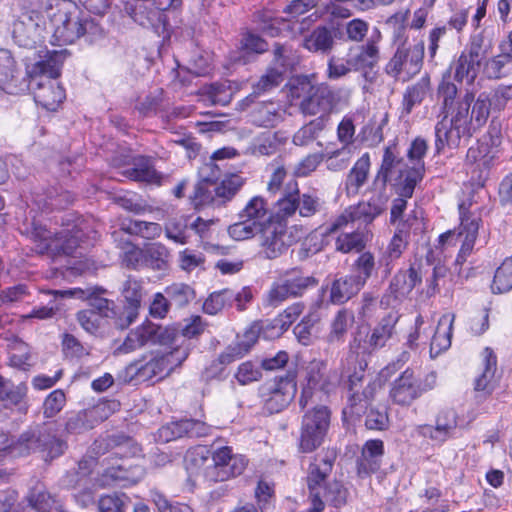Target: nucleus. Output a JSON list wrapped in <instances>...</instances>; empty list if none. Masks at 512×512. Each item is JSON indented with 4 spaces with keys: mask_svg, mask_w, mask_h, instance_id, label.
I'll use <instances>...</instances> for the list:
<instances>
[{
    "mask_svg": "<svg viewBox=\"0 0 512 512\" xmlns=\"http://www.w3.org/2000/svg\"><path fill=\"white\" fill-rule=\"evenodd\" d=\"M53 45L72 44L80 38L88 43L101 39L103 28L71 0H51L46 7Z\"/></svg>",
    "mask_w": 512,
    "mask_h": 512,
    "instance_id": "f257e3e1",
    "label": "nucleus"
},
{
    "mask_svg": "<svg viewBox=\"0 0 512 512\" xmlns=\"http://www.w3.org/2000/svg\"><path fill=\"white\" fill-rule=\"evenodd\" d=\"M474 101V93L467 91L463 98L450 109V112H443L442 119L435 126V149L440 154L447 146L456 148L462 137H470L473 125L470 117V106Z\"/></svg>",
    "mask_w": 512,
    "mask_h": 512,
    "instance_id": "f03ea898",
    "label": "nucleus"
},
{
    "mask_svg": "<svg viewBox=\"0 0 512 512\" xmlns=\"http://www.w3.org/2000/svg\"><path fill=\"white\" fill-rule=\"evenodd\" d=\"M424 42L401 43L384 67V72L395 81L407 82L417 75L423 65Z\"/></svg>",
    "mask_w": 512,
    "mask_h": 512,
    "instance_id": "7ed1b4c3",
    "label": "nucleus"
},
{
    "mask_svg": "<svg viewBox=\"0 0 512 512\" xmlns=\"http://www.w3.org/2000/svg\"><path fill=\"white\" fill-rule=\"evenodd\" d=\"M371 197L368 201H361L356 205H351L339 215L328 228V232H335L348 223H358L361 225L371 224L378 216L383 214L387 208L389 199L388 192L382 190H373L370 188Z\"/></svg>",
    "mask_w": 512,
    "mask_h": 512,
    "instance_id": "20e7f679",
    "label": "nucleus"
},
{
    "mask_svg": "<svg viewBox=\"0 0 512 512\" xmlns=\"http://www.w3.org/2000/svg\"><path fill=\"white\" fill-rule=\"evenodd\" d=\"M331 412L328 407L318 405L302 416L298 449L302 453H312L324 442L330 426Z\"/></svg>",
    "mask_w": 512,
    "mask_h": 512,
    "instance_id": "39448f33",
    "label": "nucleus"
},
{
    "mask_svg": "<svg viewBox=\"0 0 512 512\" xmlns=\"http://www.w3.org/2000/svg\"><path fill=\"white\" fill-rule=\"evenodd\" d=\"M97 237V231L89 229L87 221L77 217L73 224L67 223L65 228L54 234L47 249L55 255L73 256L78 249L90 245L89 241L96 240Z\"/></svg>",
    "mask_w": 512,
    "mask_h": 512,
    "instance_id": "423d86ee",
    "label": "nucleus"
},
{
    "mask_svg": "<svg viewBox=\"0 0 512 512\" xmlns=\"http://www.w3.org/2000/svg\"><path fill=\"white\" fill-rule=\"evenodd\" d=\"M67 448V442L57 437L50 428H39L23 432L18 438V446L14 449L16 454L25 455L39 451L46 460H53L64 454Z\"/></svg>",
    "mask_w": 512,
    "mask_h": 512,
    "instance_id": "0eeeda50",
    "label": "nucleus"
},
{
    "mask_svg": "<svg viewBox=\"0 0 512 512\" xmlns=\"http://www.w3.org/2000/svg\"><path fill=\"white\" fill-rule=\"evenodd\" d=\"M212 464L205 467L204 477L208 482L218 483L243 474L249 460L245 455L233 452L230 446H221L211 452Z\"/></svg>",
    "mask_w": 512,
    "mask_h": 512,
    "instance_id": "6e6552de",
    "label": "nucleus"
},
{
    "mask_svg": "<svg viewBox=\"0 0 512 512\" xmlns=\"http://www.w3.org/2000/svg\"><path fill=\"white\" fill-rule=\"evenodd\" d=\"M398 317L388 314L377 323V325L368 333L365 330L357 329L353 333L352 340L349 343V349L353 354L370 356L373 352L385 347L395 332V326Z\"/></svg>",
    "mask_w": 512,
    "mask_h": 512,
    "instance_id": "1a4fd4ad",
    "label": "nucleus"
},
{
    "mask_svg": "<svg viewBox=\"0 0 512 512\" xmlns=\"http://www.w3.org/2000/svg\"><path fill=\"white\" fill-rule=\"evenodd\" d=\"M278 213L288 218L297 211L301 217L310 218L322 210L323 201L315 194H300L296 180H290L277 200Z\"/></svg>",
    "mask_w": 512,
    "mask_h": 512,
    "instance_id": "9d476101",
    "label": "nucleus"
},
{
    "mask_svg": "<svg viewBox=\"0 0 512 512\" xmlns=\"http://www.w3.org/2000/svg\"><path fill=\"white\" fill-rule=\"evenodd\" d=\"M497 158V150L486 138L478 140L467 150L465 169L474 186H485Z\"/></svg>",
    "mask_w": 512,
    "mask_h": 512,
    "instance_id": "9b49d317",
    "label": "nucleus"
},
{
    "mask_svg": "<svg viewBox=\"0 0 512 512\" xmlns=\"http://www.w3.org/2000/svg\"><path fill=\"white\" fill-rule=\"evenodd\" d=\"M435 384L436 375L434 373L421 380L413 370L406 369L391 384L389 397L394 404L408 407L423 393L432 390Z\"/></svg>",
    "mask_w": 512,
    "mask_h": 512,
    "instance_id": "f8f14e48",
    "label": "nucleus"
},
{
    "mask_svg": "<svg viewBox=\"0 0 512 512\" xmlns=\"http://www.w3.org/2000/svg\"><path fill=\"white\" fill-rule=\"evenodd\" d=\"M297 392L296 373L288 371L261 387L264 410L269 414L283 411L292 402Z\"/></svg>",
    "mask_w": 512,
    "mask_h": 512,
    "instance_id": "ddd939ff",
    "label": "nucleus"
},
{
    "mask_svg": "<svg viewBox=\"0 0 512 512\" xmlns=\"http://www.w3.org/2000/svg\"><path fill=\"white\" fill-rule=\"evenodd\" d=\"M295 239L287 231V222L284 217L268 223L260 231L259 256L273 260L287 252Z\"/></svg>",
    "mask_w": 512,
    "mask_h": 512,
    "instance_id": "4468645a",
    "label": "nucleus"
},
{
    "mask_svg": "<svg viewBox=\"0 0 512 512\" xmlns=\"http://www.w3.org/2000/svg\"><path fill=\"white\" fill-rule=\"evenodd\" d=\"M344 90L326 83L311 86L300 108L305 115H330L344 101Z\"/></svg>",
    "mask_w": 512,
    "mask_h": 512,
    "instance_id": "2eb2a0df",
    "label": "nucleus"
},
{
    "mask_svg": "<svg viewBox=\"0 0 512 512\" xmlns=\"http://www.w3.org/2000/svg\"><path fill=\"white\" fill-rule=\"evenodd\" d=\"M45 17L38 11L23 12L12 25L15 42L22 47L32 48L45 39Z\"/></svg>",
    "mask_w": 512,
    "mask_h": 512,
    "instance_id": "dca6fc26",
    "label": "nucleus"
},
{
    "mask_svg": "<svg viewBox=\"0 0 512 512\" xmlns=\"http://www.w3.org/2000/svg\"><path fill=\"white\" fill-rule=\"evenodd\" d=\"M145 294L142 281L129 276L122 285L123 307L116 321V328L124 330L136 321Z\"/></svg>",
    "mask_w": 512,
    "mask_h": 512,
    "instance_id": "f3484780",
    "label": "nucleus"
},
{
    "mask_svg": "<svg viewBox=\"0 0 512 512\" xmlns=\"http://www.w3.org/2000/svg\"><path fill=\"white\" fill-rule=\"evenodd\" d=\"M168 9H159L150 0H130L125 3L124 11L138 25L151 28L156 32L165 29L167 19L164 14Z\"/></svg>",
    "mask_w": 512,
    "mask_h": 512,
    "instance_id": "a211bd4d",
    "label": "nucleus"
},
{
    "mask_svg": "<svg viewBox=\"0 0 512 512\" xmlns=\"http://www.w3.org/2000/svg\"><path fill=\"white\" fill-rule=\"evenodd\" d=\"M109 415L110 409L106 403L70 413L65 421V431L68 434H82L108 419Z\"/></svg>",
    "mask_w": 512,
    "mask_h": 512,
    "instance_id": "6ab92c4d",
    "label": "nucleus"
},
{
    "mask_svg": "<svg viewBox=\"0 0 512 512\" xmlns=\"http://www.w3.org/2000/svg\"><path fill=\"white\" fill-rule=\"evenodd\" d=\"M54 294H65L69 293L72 296L77 298L87 300L90 310H93L97 313L99 317H105L111 319L113 321L114 326L116 327V321L118 316L121 314V310L118 309L113 300H109L102 295L106 293V290L102 287H89L87 289L76 288L71 291H54Z\"/></svg>",
    "mask_w": 512,
    "mask_h": 512,
    "instance_id": "aec40b11",
    "label": "nucleus"
},
{
    "mask_svg": "<svg viewBox=\"0 0 512 512\" xmlns=\"http://www.w3.org/2000/svg\"><path fill=\"white\" fill-rule=\"evenodd\" d=\"M34 100L49 111H55L65 99L64 88L53 79L34 77L30 83Z\"/></svg>",
    "mask_w": 512,
    "mask_h": 512,
    "instance_id": "412c9836",
    "label": "nucleus"
},
{
    "mask_svg": "<svg viewBox=\"0 0 512 512\" xmlns=\"http://www.w3.org/2000/svg\"><path fill=\"white\" fill-rule=\"evenodd\" d=\"M381 33L375 29L365 44L351 48L348 53V65L354 71L373 69L380 60Z\"/></svg>",
    "mask_w": 512,
    "mask_h": 512,
    "instance_id": "4be33fe9",
    "label": "nucleus"
},
{
    "mask_svg": "<svg viewBox=\"0 0 512 512\" xmlns=\"http://www.w3.org/2000/svg\"><path fill=\"white\" fill-rule=\"evenodd\" d=\"M421 281L422 275L420 269L416 268L415 265H410L406 270L400 269L391 279L384 298H387L388 304L391 299L401 301L405 299Z\"/></svg>",
    "mask_w": 512,
    "mask_h": 512,
    "instance_id": "5701e85b",
    "label": "nucleus"
},
{
    "mask_svg": "<svg viewBox=\"0 0 512 512\" xmlns=\"http://www.w3.org/2000/svg\"><path fill=\"white\" fill-rule=\"evenodd\" d=\"M344 39L340 23H331V27L318 26L304 38V47L314 53H329L334 46V39Z\"/></svg>",
    "mask_w": 512,
    "mask_h": 512,
    "instance_id": "b1692460",
    "label": "nucleus"
},
{
    "mask_svg": "<svg viewBox=\"0 0 512 512\" xmlns=\"http://www.w3.org/2000/svg\"><path fill=\"white\" fill-rule=\"evenodd\" d=\"M378 387H380V384L377 380H370L362 391L360 389L349 390L347 405L342 411L344 418L354 419L365 414L375 397Z\"/></svg>",
    "mask_w": 512,
    "mask_h": 512,
    "instance_id": "393cba45",
    "label": "nucleus"
},
{
    "mask_svg": "<svg viewBox=\"0 0 512 512\" xmlns=\"http://www.w3.org/2000/svg\"><path fill=\"white\" fill-rule=\"evenodd\" d=\"M482 365L483 371L474 382L476 398L479 399L490 396L496 387L497 356L490 347L484 348L482 352Z\"/></svg>",
    "mask_w": 512,
    "mask_h": 512,
    "instance_id": "a878e982",
    "label": "nucleus"
},
{
    "mask_svg": "<svg viewBox=\"0 0 512 512\" xmlns=\"http://www.w3.org/2000/svg\"><path fill=\"white\" fill-rule=\"evenodd\" d=\"M460 210V232L459 236H464L460 251L458 253L456 261L458 263L464 262L473 251L475 241L478 235V230L481 222V218L470 212L465 211L464 204L459 206Z\"/></svg>",
    "mask_w": 512,
    "mask_h": 512,
    "instance_id": "bb28decb",
    "label": "nucleus"
},
{
    "mask_svg": "<svg viewBox=\"0 0 512 512\" xmlns=\"http://www.w3.org/2000/svg\"><path fill=\"white\" fill-rule=\"evenodd\" d=\"M336 460L334 451H324L314 456L310 463L307 474V485L311 494H317L315 491L322 487L327 477L333 469Z\"/></svg>",
    "mask_w": 512,
    "mask_h": 512,
    "instance_id": "cd10ccee",
    "label": "nucleus"
},
{
    "mask_svg": "<svg viewBox=\"0 0 512 512\" xmlns=\"http://www.w3.org/2000/svg\"><path fill=\"white\" fill-rule=\"evenodd\" d=\"M395 147L387 146L384 149V154L380 168L378 169L372 184L371 189L382 190L388 192V182L394 172L404 169L406 165L402 159L397 155Z\"/></svg>",
    "mask_w": 512,
    "mask_h": 512,
    "instance_id": "c85d7f7f",
    "label": "nucleus"
},
{
    "mask_svg": "<svg viewBox=\"0 0 512 512\" xmlns=\"http://www.w3.org/2000/svg\"><path fill=\"white\" fill-rule=\"evenodd\" d=\"M431 92L432 87L429 75H424L415 83L408 85L402 96V115H410L416 107H419L424 102Z\"/></svg>",
    "mask_w": 512,
    "mask_h": 512,
    "instance_id": "c756f323",
    "label": "nucleus"
},
{
    "mask_svg": "<svg viewBox=\"0 0 512 512\" xmlns=\"http://www.w3.org/2000/svg\"><path fill=\"white\" fill-rule=\"evenodd\" d=\"M482 60L462 51L458 58L451 62L447 73L450 75L453 72V79L456 82L465 81L467 84H473L480 71Z\"/></svg>",
    "mask_w": 512,
    "mask_h": 512,
    "instance_id": "7c9ffc66",
    "label": "nucleus"
},
{
    "mask_svg": "<svg viewBox=\"0 0 512 512\" xmlns=\"http://www.w3.org/2000/svg\"><path fill=\"white\" fill-rule=\"evenodd\" d=\"M384 455V442L380 439H371L363 445L361 455L357 459V471L359 475H370L381 467Z\"/></svg>",
    "mask_w": 512,
    "mask_h": 512,
    "instance_id": "2f4dec72",
    "label": "nucleus"
},
{
    "mask_svg": "<svg viewBox=\"0 0 512 512\" xmlns=\"http://www.w3.org/2000/svg\"><path fill=\"white\" fill-rule=\"evenodd\" d=\"M239 218L251 221L263 229L268 223L281 218V215L277 212V215L274 216L266 200L261 196H254L239 213Z\"/></svg>",
    "mask_w": 512,
    "mask_h": 512,
    "instance_id": "473e14b6",
    "label": "nucleus"
},
{
    "mask_svg": "<svg viewBox=\"0 0 512 512\" xmlns=\"http://www.w3.org/2000/svg\"><path fill=\"white\" fill-rule=\"evenodd\" d=\"M252 21L259 31L270 37H277L290 30L288 19L277 17L275 11L267 8L256 11Z\"/></svg>",
    "mask_w": 512,
    "mask_h": 512,
    "instance_id": "72a5a7b5",
    "label": "nucleus"
},
{
    "mask_svg": "<svg viewBox=\"0 0 512 512\" xmlns=\"http://www.w3.org/2000/svg\"><path fill=\"white\" fill-rule=\"evenodd\" d=\"M408 236L404 235L401 230H396L391 238L385 252L379 259V266L383 268V276L386 278L390 275L393 262L401 257L409 243Z\"/></svg>",
    "mask_w": 512,
    "mask_h": 512,
    "instance_id": "f704fd0d",
    "label": "nucleus"
},
{
    "mask_svg": "<svg viewBox=\"0 0 512 512\" xmlns=\"http://www.w3.org/2000/svg\"><path fill=\"white\" fill-rule=\"evenodd\" d=\"M454 320V314L447 313L440 317L430 343V354L432 357L439 355L450 347Z\"/></svg>",
    "mask_w": 512,
    "mask_h": 512,
    "instance_id": "c9c22d12",
    "label": "nucleus"
},
{
    "mask_svg": "<svg viewBox=\"0 0 512 512\" xmlns=\"http://www.w3.org/2000/svg\"><path fill=\"white\" fill-rule=\"evenodd\" d=\"M188 354L189 352L187 349H175L168 354L155 356L143 365L137 364V373L148 377L158 376L163 372L169 371L171 369L169 367L170 358H173L175 355H179L176 359L181 362L187 358Z\"/></svg>",
    "mask_w": 512,
    "mask_h": 512,
    "instance_id": "e433bc0d",
    "label": "nucleus"
},
{
    "mask_svg": "<svg viewBox=\"0 0 512 512\" xmlns=\"http://www.w3.org/2000/svg\"><path fill=\"white\" fill-rule=\"evenodd\" d=\"M156 327L157 324L147 321L135 330L130 331L121 346V350L128 353L148 343L156 344Z\"/></svg>",
    "mask_w": 512,
    "mask_h": 512,
    "instance_id": "4c0bfd02",
    "label": "nucleus"
},
{
    "mask_svg": "<svg viewBox=\"0 0 512 512\" xmlns=\"http://www.w3.org/2000/svg\"><path fill=\"white\" fill-rule=\"evenodd\" d=\"M170 258V251L160 242L150 243L143 247L145 268L154 271H167L170 267Z\"/></svg>",
    "mask_w": 512,
    "mask_h": 512,
    "instance_id": "58836bf2",
    "label": "nucleus"
},
{
    "mask_svg": "<svg viewBox=\"0 0 512 512\" xmlns=\"http://www.w3.org/2000/svg\"><path fill=\"white\" fill-rule=\"evenodd\" d=\"M363 286L351 275L335 279L330 289V301L333 304H343L355 296Z\"/></svg>",
    "mask_w": 512,
    "mask_h": 512,
    "instance_id": "ea45409f",
    "label": "nucleus"
},
{
    "mask_svg": "<svg viewBox=\"0 0 512 512\" xmlns=\"http://www.w3.org/2000/svg\"><path fill=\"white\" fill-rule=\"evenodd\" d=\"M370 165V156L368 153L363 154L356 161L345 181V189L348 194H357L360 188L366 183Z\"/></svg>",
    "mask_w": 512,
    "mask_h": 512,
    "instance_id": "a19ab883",
    "label": "nucleus"
},
{
    "mask_svg": "<svg viewBox=\"0 0 512 512\" xmlns=\"http://www.w3.org/2000/svg\"><path fill=\"white\" fill-rule=\"evenodd\" d=\"M66 55V49L47 51L44 58L35 65V69L40 73L39 76L56 80L60 76Z\"/></svg>",
    "mask_w": 512,
    "mask_h": 512,
    "instance_id": "79ce46f5",
    "label": "nucleus"
},
{
    "mask_svg": "<svg viewBox=\"0 0 512 512\" xmlns=\"http://www.w3.org/2000/svg\"><path fill=\"white\" fill-rule=\"evenodd\" d=\"M423 166L406 167L399 170L396 179V193L402 197H412L416 185L423 178Z\"/></svg>",
    "mask_w": 512,
    "mask_h": 512,
    "instance_id": "37998d69",
    "label": "nucleus"
},
{
    "mask_svg": "<svg viewBox=\"0 0 512 512\" xmlns=\"http://www.w3.org/2000/svg\"><path fill=\"white\" fill-rule=\"evenodd\" d=\"M355 322L354 312L343 308L340 309L330 325V332L327 335V341L333 343H343L348 330Z\"/></svg>",
    "mask_w": 512,
    "mask_h": 512,
    "instance_id": "c03bdc74",
    "label": "nucleus"
},
{
    "mask_svg": "<svg viewBox=\"0 0 512 512\" xmlns=\"http://www.w3.org/2000/svg\"><path fill=\"white\" fill-rule=\"evenodd\" d=\"M124 174L129 179L139 182L151 183L159 179L151 158L146 156L135 157L133 167L127 169Z\"/></svg>",
    "mask_w": 512,
    "mask_h": 512,
    "instance_id": "a18cd8bd",
    "label": "nucleus"
},
{
    "mask_svg": "<svg viewBox=\"0 0 512 512\" xmlns=\"http://www.w3.org/2000/svg\"><path fill=\"white\" fill-rule=\"evenodd\" d=\"M120 229L127 234L139 236L144 239H155L162 233L160 224L134 219L122 220Z\"/></svg>",
    "mask_w": 512,
    "mask_h": 512,
    "instance_id": "49530a36",
    "label": "nucleus"
},
{
    "mask_svg": "<svg viewBox=\"0 0 512 512\" xmlns=\"http://www.w3.org/2000/svg\"><path fill=\"white\" fill-rule=\"evenodd\" d=\"M191 200L196 208L206 205L220 206L219 198L216 195L215 181L211 178L199 181L194 187Z\"/></svg>",
    "mask_w": 512,
    "mask_h": 512,
    "instance_id": "de8ad7c7",
    "label": "nucleus"
},
{
    "mask_svg": "<svg viewBox=\"0 0 512 512\" xmlns=\"http://www.w3.org/2000/svg\"><path fill=\"white\" fill-rule=\"evenodd\" d=\"M9 350H10V356H9V363L12 367H15L17 369L21 370H28L31 366L30 359V347L27 343L22 341L17 336H13L11 339H9Z\"/></svg>",
    "mask_w": 512,
    "mask_h": 512,
    "instance_id": "09e8293b",
    "label": "nucleus"
},
{
    "mask_svg": "<svg viewBox=\"0 0 512 512\" xmlns=\"http://www.w3.org/2000/svg\"><path fill=\"white\" fill-rule=\"evenodd\" d=\"M171 306L183 308L195 298L194 289L186 283H173L164 289Z\"/></svg>",
    "mask_w": 512,
    "mask_h": 512,
    "instance_id": "8fccbe9b",
    "label": "nucleus"
},
{
    "mask_svg": "<svg viewBox=\"0 0 512 512\" xmlns=\"http://www.w3.org/2000/svg\"><path fill=\"white\" fill-rule=\"evenodd\" d=\"M28 392L27 384L22 382L15 385L10 380L0 375V400L11 405H19L26 398Z\"/></svg>",
    "mask_w": 512,
    "mask_h": 512,
    "instance_id": "3c124183",
    "label": "nucleus"
},
{
    "mask_svg": "<svg viewBox=\"0 0 512 512\" xmlns=\"http://www.w3.org/2000/svg\"><path fill=\"white\" fill-rule=\"evenodd\" d=\"M375 265L374 255L369 251L363 252L352 264L353 274L350 275L364 287L367 280L372 276Z\"/></svg>",
    "mask_w": 512,
    "mask_h": 512,
    "instance_id": "603ef678",
    "label": "nucleus"
},
{
    "mask_svg": "<svg viewBox=\"0 0 512 512\" xmlns=\"http://www.w3.org/2000/svg\"><path fill=\"white\" fill-rule=\"evenodd\" d=\"M368 356L366 355H355L351 352V349L348 351L347 356V364L355 365L354 371L348 375V388L349 390L361 389L362 382L365 379V370L368 366L367 362Z\"/></svg>",
    "mask_w": 512,
    "mask_h": 512,
    "instance_id": "864d4df0",
    "label": "nucleus"
},
{
    "mask_svg": "<svg viewBox=\"0 0 512 512\" xmlns=\"http://www.w3.org/2000/svg\"><path fill=\"white\" fill-rule=\"evenodd\" d=\"M130 498L123 492L103 494L97 501L98 512H125Z\"/></svg>",
    "mask_w": 512,
    "mask_h": 512,
    "instance_id": "5fc2aeb1",
    "label": "nucleus"
},
{
    "mask_svg": "<svg viewBox=\"0 0 512 512\" xmlns=\"http://www.w3.org/2000/svg\"><path fill=\"white\" fill-rule=\"evenodd\" d=\"M189 231L190 218L184 216L170 219L165 226L166 237L178 244H186L188 242Z\"/></svg>",
    "mask_w": 512,
    "mask_h": 512,
    "instance_id": "6e6d98bb",
    "label": "nucleus"
},
{
    "mask_svg": "<svg viewBox=\"0 0 512 512\" xmlns=\"http://www.w3.org/2000/svg\"><path fill=\"white\" fill-rule=\"evenodd\" d=\"M244 184V179L238 174L227 175L219 184L215 183L216 195L220 206L230 201Z\"/></svg>",
    "mask_w": 512,
    "mask_h": 512,
    "instance_id": "4d7b16f0",
    "label": "nucleus"
},
{
    "mask_svg": "<svg viewBox=\"0 0 512 512\" xmlns=\"http://www.w3.org/2000/svg\"><path fill=\"white\" fill-rule=\"evenodd\" d=\"M493 107L490 96L486 92L478 95L471 109L470 117L473 125V131L482 127L488 120L490 109Z\"/></svg>",
    "mask_w": 512,
    "mask_h": 512,
    "instance_id": "13d9d810",
    "label": "nucleus"
},
{
    "mask_svg": "<svg viewBox=\"0 0 512 512\" xmlns=\"http://www.w3.org/2000/svg\"><path fill=\"white\" fill-rule=\"evenodd\" d=\"M231 289L224 288L219 291L212 292L204 301L202 310L208 315H217L225 308L231 307Z\"/></svg>",
    "mask_w": 512,
    "mask_h": 512,
    "instance_id": "bf43d9fd",
    "label": "nucleus"
},
{
    "mask_svg": "<svg viewBox=\"0 0 512 512\" xmlns=\"http://www.w3.org/2000/svg\"><path fill=\"white\" fill-rule=\"evenodd\" d=\"M292 297L302 296L309 288L316 287L318 280L314 276L292 273L283 280Z\"/></svg>",
    "mask_w": 512,
    "mask_h": 512,
    "instance_id": "052dcab7",
    "label": "nucleus"
},
{
    "mask_svg": "<svg viewBox=\"0 0 512 512\" xmlns=\"http://www.w3.org/2000/svg\"><path fill=\"white\" fill-rule=\"evenodd\" d=\"M236 90L237 87L233 82L225 80L211 84L208 96L213 104L225 106L231 102Z\"/></svg>",
    "mask_w": 512,
    "mask_h": 512,
    "instance_id": "680f3d73",
    "label": "nucleus"
},
{
    "mask_svg": "<svg viewBox=\"0 0 512 512\" xmlns=\"http://www.w3.org/2000/svg\"><path fill=\"white\" fill-rule=\"evenodd\" d=\"M512 289V256L506 258L497 268L492 290L497 293H505Z\"/></svg>",
    "mask_w": 512,
    "mask_h": 512,
    "instance_id": "e2e57ef3",
    "label": "nucleus"
},
{
    "mask_svg": "<svg viewBox=\"0 0 512 512\" xmlns=\"http://www.w3.org/2000/svg\"><path fill=\"white\" fill-rule=\"evenodd\" d=\"M28 502L37 512H50L56 503L54 497L41 485L30 490Z\"/></svg>",
    "mask_w": 512,
    "mask_h": 512,
    "instance_id": "0e129e2a",
    "label": "nucleus"
},
{
    "mask_svg": "<svg viewBox=\"0 0 512 512\" xmlns=\"http://www.w3.org/2000/svg\"><path fill=\"white\" fill-rule=\"evenodd\" d=\"M457 425V414L454 410L445 409L438 413L435 426L444 442L451 437Z\"/></svg>",
    "mask_w": 512,
    "mask_h": 512,
    "instance_id": "69168bd1",
    "label": "nucleus"
},
{
    "mask_svg": "<svg viewBox=\"0 0 512 512\" xmlns=\"http://www.w3.org/2000/svg\"><path fill=\"white\" fill-rule=\"evenodd\" d=\"M363 235L359 232L343 233L335 241V248L342 253L360 252L364 249Z\"/></svg>",
    "mask_w": 512,
    "mask_h": 512,
    "instance_id": "338daca9",
    "label": "nucleus"
},
{
    "mask_svg": "<svg viewBox=\"0 0 512 512\" xmlns=\"http://www.w3.org/2000/svg\"><path fill=\"white\" fill-rule=\"evenodd\" d=\"M340 27L344 31L343 40L359 43L366 37L369 24L360 18H355L345 24H340Z\"/></svg>",
    "mask_w": 512,
    "mask_h": 512,
    "instance_id": "774afa93",
    "label": "nucleus"
}]
</instances>
